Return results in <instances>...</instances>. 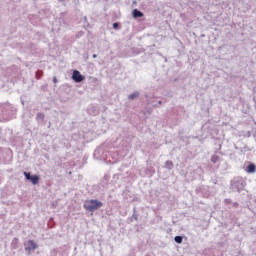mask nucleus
I'll return each mask as SVG.
<instances>
[{
  "mask_svg": "<svg viewBox=\"0 0 256 256\" xmlns=\"http://www.w3.org/2000/svg\"><path fill=\"white\" fill-rule=\"evenodd\" d=\"M101 207H103V202L97 199L86 200L84 202V209L91 213H93V211H97V209H101Z\"/></svg>",
  "mask_w": 256,
  "mask_h": 256,
  "instance_id": "1",
  "label": "nucleus"
},
{
  "mask_svg": "<svg viewBox=\"0 0 256 256\" xmlns=\"http://www.w3.org/2000/svg\"><path fill=\"white\" fill-rule=\"evenodd\" d=\"M232 189L233 191H237L238 193H240L241 191H243V189H245V181H243L241 178L234 180L232 182Z\"/></svg>",
  "mask_w": 256,
  "mask_h": 256,
  "instance_id": "2",
  "label": "nucleus"
},
{
  "mask_svg": "<svg viewBox=\"0 0 256 256\" xmlns=\"http://www.w3.org/2000/svg\"><path fill=\"white\" fill-rule=\"evenodd\" d=\"M72 79L75 83H83V81H85V76H83L79 70H74L72 72Z\"/></svg>",
  "mask_w": 256,
  "mask_h": 256,
  "instance_id": "3",
  "label": "nucleus"
},
{
  "mask_svg": "<svg viewBox=\"0 0 256 256\" xmlns=\"http://www.w3.org/2000/svg\"><path fill=\"white\" fill-rule=\"evenodd\" d=\"M37 249V243L33 240L28 241V246L25 248L26 251H35Z\"/></svg>",
  "mask_w": 256,
  "mask_h": 256,
  "instance_id": "4",
  "label": "nucleus"
},
{
  "mask_svg": "<svg viewBox=\"0 0 256 256\" xmlns=\"http://www.w3.org/2000/svg\"><path fill=\"white\" fill-rule=\"evenodd\" d=\"M132 15H133L134 19H139V18L143 17V12H141L138 9H134L132 12Z\"/></svg>",
  "mask_w": 256,
  "mask_h": 256,
  "instance_id": "5",
  "label": "nucleus"
},
{
  "mask_svg": "<svg viewBox=\"0 0 256 256\" xmlns=\"http://www.w3.org/2000/svg\"><path fill=\"white\" fill-rule=\"evenodd\" d=\"M247 173H255L256 171V166L255 164H249L246 168Z\"/></svg>",
  "mask_w": 256,
  "mask_h": 256,
  "instance_id": "6",
  "label": "nucleus"
},
{
  "mask_svg": "<svg viewBox=\"0 0 256 256\" xmlns=\"http://www.w3.org/2000/svg\"><path fill=\"white\" fill-rule=\"evenodd\" d=\"M29 181H31L32 185H37V183H39V175H33V176H31V178L29 179Z\"/></svg>",
  "mask_w": 256,
  "mask_h": 256,
  "instance_id": "7",
  "label": "nucleus"
},
{
  "mask_svg": "<svg viewBox=\"0 0 256 256\" xmlns=\"http://www.w3.org/2000/svg\"><path fill=\"white\" fill-rule=\"evenodd\" d=\"M139 97V92H133L132 94H130L128 96V99H130L131 101L137 99Z\"/></svg>",
  "mask_w": 256,
  "mask_h": 256,
  "instance_id": "8",
  "label": "nucleus"
},
{
  "mask_svg": "<svg viewBox=\"0 0 256 256\" xmlns=\"http://www.w3.org/2000/svg\"><path fill=\"white\" fill-rule=\"evenodd\" d=\"M165 167H166V169H169V170L173 169V161L167 160L165 162Z\"/></svg>",
  "mask_w": 256,
  "mask_h": 256,
  "instance_id": "9",
  "label": "nucleus"
},
{
  "mask_svg": "<svg viewBox=\"0 0 256 256\" xmlns=\"http://www.w3.org/2000/svg\"><path fill=\"white\" fill-rule=\"evenodd\" d=\"M174 241L178 244L183 243V236H175Z\"/></svg>",
  "mask_w": 256,
  "mask_h": 256,
  "instance_id": "10",
  "label": "nucleus"
},
{
  "mask_svg": "<svg viewBox=\"0 0 256 256\" xmlns=\"http://www.w3.org/2000/svg\"><path fill=\"white\" fill-rule=\"evenodd\" d=\"M219 159H220V157L217 156V155H212V156H211V161H212L213 163H219Z\"/></svg>",
  "mask_w": 256,
  "mask_h": 256,
  "instance_id": "11",
  "label": "nucleus"
},
{
  "mask_svg": "<svg viewBox=\"0 0 256 256\" xmlns=\"http://www.w3.org/2000/svg\"><path fill=\"white\" fill-rule=\"evenodd\" d=\"M17 243H19V239L14 238L11 243L13 249H17Z\"/></svg>",
  "mask_w": 256,
  "mask_h": 256,
  "instance_id": "12",
  "label": "nucleus"
},
{
  "mask_svg": "<svg viewBox=\"0 0 256 256\" xmlns=\"http://www.w3.org/2000/svg\"><path fill=\"white\" fill-rule=\"evenodd\" d=\"M24 177L25 179H27V181H29L31 179V172H24Z\"/></svg>",
  "mask_w": 256,
  "mask_h": 256,
  "instance_id": "13",
  "label": "nucleus"
},
{
  "mask_svg": "<svg viewBox=\"0 0 256 256\" xmlns=\"http://www.w3.org/2000/svg\"><path fill=\"white\" fill-rule=\"evenodd\" d=\"M36 119H41V121H43V119H45V114L38 113L37 116H36Z\"/></svg>",
  "mask_w": 256,
  "mask_h": 256,
  "instance_id": "14",
  "label": "nucleus"
},
{
  "mask_svg": "<svg viewBox=\"0 0 256 256\" xmlns=\"http://www.w3.org/2000/svg\"><path fill=\"white\" fill-rule=\"evenodd\" d=\"M43 75V71H37L36 72V77L37 79H41V76Z\"/></svg>",
  "mask_w": 256,
  "mask_h": 256,
  "instance_id": "15",
  "label": "nucleus"
},
{
  "mask_svg": "<svg viewBox=\"0 0 256 256\" xmlns=\"http://www.w3.org/2000/svg\"><path fill=\"white\" fill-rule=\"evenodd\" d=\"M132 219H135V221H137V219H138V215H137V213H136L135 208H134V213H133V215H132Z\"/></svg>",
  "mask_w": 256,
  "mask_h": 256,
  "instance_id": "16",
  "label": "nucleus"
},
{
  "mask_svg": "<svg viewBox=\"0 0 256 256\" xmlns=\"http://www.w3.org/2000/svg\"><path fill=\"white\" fill-rule=\"evenodd\" d=\"M113 29H119V23L117 22L113 23Z\"/></svg>",
  "mask_w": 256,
  "mask_h": 256,
  "instance_id": "17",
  "label": "nucleus"
},
{
  "mask_svg": "<svg viewBox=\"0 0 256 256\" xmlns=\"http://www.w3.org/2000/svg\"><path fill=\"white\" fill-rule=\"evenodd\" d=\"M224 201H225L226 205H229L231 203V199H225Z\"/></svg>",
  "mask_w": 256,
  "mask_h": 256,
  "instance_id": "18",
  "label": "nucleus"
},
{
  "mask_svg": "<svg viewBox=\"0 0 256 256\" xmlns=\"http://www.w3.org/2000/svg\"><path fill=\"white\" fill-rule=\"evenodd\" d=\"M53 83H57V77H53Z\"/></svg>",
  "mask_w": 256,
  "mask_h": 256,
  "instance_id": "19",
  "label": "nucleus"
},
{
  "mask_svg": "<svg viewBox=\"0 0 256 256\" xmlns=\"http://www.w3.org/2000/svg\"><path fill=\"white\" fill-rule=\"evenodd\" d=\"M93 59H97V54H93Z\"/></svg>",
  "mask_w": 256,
  "mask_h": 256,
  "instance_id": "20",
  "label": "nucleus"
},
{
  "mask_svg": "<svg viewBox=\"0 0 256 256\" xmlns=\"http://www.w3.org/2000/svg\"><path fill=\"white\" fill-rule=\"evenodd\" d=\"M158 105H163V101H158Z\"/></svg>",
  "mask_w": 256,
  "mask_h": 256,
  "instance_id": "21",
  "label": "nucleus"
},
{
  "mask_svg": "<svg viewBox=\"0 0 256 256\" xmlns=\"http://www.w3.org/2000/svg\"><path fill=\"white\" fill-rule=\"evenodd\" d=\"M84 21H87V17H84Z\"/></svg>",
  "mask_w": 256,
  "mask_h": 256,
  "instance_id": "22",
  "label": "nucleus"
},
{
  "mask_svg": "<svg viewBox=\"0 0 256 256\" xmlns=\"http://www.w3.org/2000/svg\"><path fill=\"white\" fill-rule=\"evenodd\" d=\"M154 107H159L158 105H154Z\"/></svg>",
  "mask_w": 256,
  "mask_h": 256,
  "instance_id": "23",
  "label": "nucleus"
},
{
  "mask_svg": "<svg viewBox=\"0 0 256 256\" xmlns=\"http://www.w3.org/2000/svg\"><path fill=\"white\" fill-rule=\"evenodd\" d=\"M58 1H63V0H58Z\"/></svg>",
  "mask_w": 256,
  "mask_h": 256,
  "instance_id": "24",
  "label": "nucleus"
}]
</instances>
